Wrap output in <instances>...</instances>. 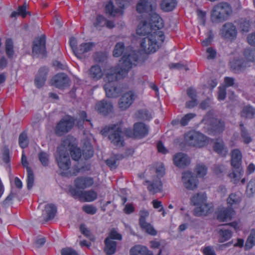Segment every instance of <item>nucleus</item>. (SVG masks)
Listing matches in <instances>:
<instances>
[{
    "instance_id": "1",
    "label": "nucleus",
    "mask_w": 255,
    "mask_h": 255,
    "mask_svg": "<svg viewBox=\"0 0 255 255\" xmlns=\"http://www.w3.org/2000/svg\"><path fill=\"white\" fill-rule=\"evenodd\" d=\"M136 10L140 14L149 13L148 20L141 21L136 30L138 35H147L141 40L140 48L147 54L154 53L164 41V34L161 30L164 26L163 19L158 14L152 11V5L148 0H139Z\"/></svg>"
},
{
    "instance_id": "2",
    "label": "nucleus",
    "mask_w": 255,
    "mask_h": 255,
    "mask_svg": "<svg viewBox=\"0 0 255 255\" xmlns=\"http://www.w3.org/2000/svg\"><path fill=\"white\" fill-rule=\"evenodd\" d=\"M122 60L121 67H111L104 78L106 83L104 89L108 98H117L122 93L123 86L119 80L125 77L131 68L139 63V52L132 51L128 54H124Z\"/></svg>"
},
{
    "instance_id": "3",
    "label": "nucleus",
    "mask_w": 255,
    "mask_h": 255,
    "mask_svg": "<svg viewBox=\"0 0 255 255\" xmlns=\"http://www.w3.org/2000/svg\"><path fill=\"white\" fill-rule=\"evenodd\" d=\"M197 176H195L191 171H185L182 173V181L184 187L190 190L195 189L198 186V177H204L207 174V167L203 164H198L194 169Z\"/></svg>"
},
{
    "instance_id": "4",
    "label": "nucleus",
    "mask_w": 255,
    "mask_h": 255,
    "mask_svg": "<svg viewBox=\"0 0 255 255\" xmlns=\"http://www.w3.org/2000/svg\"><path fill=\"white\" fill-rule=\"evenodd\" d=\"M207 199L205 193H198L191 197V203L196 206L193 211V215L195 216H205L212 212L213 206L207 203Z\"/></svg>"
},
{
    "instance_id": "5",
    "label": "nucleus",
    "mask_w": 255,
    "mask_h": 255,
    "mask_svg": "<svg viewBox=\"0 0 255 255\" xmlns=\"http://www.w3.org/2000/svg\"><path fill=\"white\" fill-rule=\"evenodd\" d=\"M109 133L108 138L112 143L117 147L124 146L125 141L120 125L114 124L106 126L101 131V133L104 136H106Z\"/></svg>"
},
{
    "instance_id": "6",
    "label": "nucleus",
    "mask_w": 255,
    "mask_h": 255,
    "mask_svg": "<svg viewBox=\"0 0 255 255\" xmlns=\"http://www.w3.org/2000/svg\"><path fill=\"white\" fill-rule=\"evenodd\" d=\"M59 167V174L62 176H76L78 173L86 170V167L80 161L74 160L75 163L71 167V160H56Z\"/></svg>"
},
{
    "instance_id": "7",
    "label": "nucleus",
    "mask_w": 255,
    "mask_h": 255,
    "mask_svg": "<svg viewBox=\"0 0 255 255\" xmlns=\"http://www.w3.org/2000/svg\"><path fill=\"white\" fill-rule=\"evenodd\" d=\"M246 59H234L231 62V67L235 73L239 74L244 72L247 67H250V62L255 61V49L246 48L244 51Z\"/></svg>"
},
{
    "instance_id": "8",
    "label": "nucleus",
    "mask_w": 255,
    "mask_h": 255,
    "mask_svg": "<svg viewBox=\"0 0 255 255\" xmlns=\"http://www.w3.org/2000/svg\"><path fill=\"white\" fill-rule=\"evenodd\" d=\"M155 169L156 177L152 182L149 180H146L145 183H148L147 189L149 192L152 194H155L161 192L162 189V183L161 178L165 174V168L164 164L160 163L156 165L155 167H150L149 170H152Z\"/></svg>"
},
{
    "instance_id": "9",
    "label": "nucleus",
    "mask_w": 255,
    "mask_h": 255,
    "mask_svg": "<svg viewBox=\"0 0 255 255\" xmlns=\"http://www.w3.org/2000/svg\"><path fill=\"white\" fill-rule=\"evenodd\" d=\"M232 12V8L229 3L220 2L214 6L211 13V20L215 23L223 22Z\"/></svg>"
},
{
    "instance_id": "10",
    "label": "nucleus",
    "mask_w": 255,
    "mask_h": 255,
    "mask_svg": "<svg viewBox=\"0 0 255 255\" xmlns=\"http://www.w3.org/2000/svg\"><path fill=\"white\" fill-rule=\"evenodd\" d=\"M185 143L189 146L202 147L208 143V138L203 134L195 131H190L184 135Z\"/></svg>"
},
{
    "instance_id": "11",
    "label": "nucleus",
    "mask_w": 255,
    "mask_h": 255,
    "mask_svg": "<svg viewBox=\"0 0 255 255\" xmlns=\"http://www.w3.org/2000/svg\"><path fill=\"white\" fill-rule=\"evenodd\" d=\"M75 122V119L70 115L62 118L54 128L55 134L58 136H62L69 132L73 128Z\"/></svg>"
},
{
    "instance_id": "12",
    "label": "nucleus",
    "mask_w": 255,
    "mask_h": 255,
    "mask_svg": "<svg viewBox=\"0 0 255 255\" xmlns=\"http://www.w3.org/2000/svg\"><path fill=\"white\" fill-rule=\"evenodd\" d=\"M149 129L145 124L137 122L134 124L133 129L127 128L125 129L126 135L128 137L141 139L148 133Z\"/></svg>"
},
{
    "instance_id": "13",
    "label": "nucleus",
    "mask_w": 255,
    "mask_h": 255,
    "mask_svg": "<svg viewBox=\"0 0 255 255\" xmlns=\"http://www.w3.org/2000/svg\"><path fill=\"white\" fill-rule=\"evenodd\" d=\"M71 135H68L62 139L60 144L56 149V159H70L69 158V145L70 144Z\"/></svg>"
},
{
    "instance_id": "14",
    "label": "nucleus",
    "mask_w": 255,
    "mask_h": 255,
    "mask_svg": "<svg viewBox=\"0 0 255 255\" xmlns=\"http://www.w3.org/2000/svg\"><path fill=\"white\" fill-rule=\"evenodd\" d=\"M32 53L37 57H46L47 54L46 36L44 34L41 35L40 37L35 39L33 42Z\"/></svg>"
},
{
    "instance_id": "15",
    "label": "nucleus",
    "mask_w": 255,
    "mask_h": 255,
    "mask_svg": "<svg viewBox=\"0 0 255 255\" xmlns=\"http://www.w3.org/2000/svg\"><path fill=\"white\" fill-rule=\"evenodd\" d=\"M238 31L236 26L232 22H226L223 25L220 34L225 39L233 41L237 36Z\"/></svg>"
},
{
    "instance_id": "16",
    "label": "nucleus",
    "mask_w": 255,
    "mask_h": 255,
    "mask_svg": "<svg viewBox=\"0 0 255 255\" xmlns=\"http://www.w3.org/2000/svg\"><path fill=\"white\" fill-rule=\"evenodd\" d=\"M70 192L75 199H79L84 202H92L97 198V193L93 190L83 191L76 189H71Z\"/></svg>"
},
{
    "instance_id": "17",
    "label": "nucleus",
    "mask_w": 255,
    "mask_h": 255,
    "mask_svg": "<svg viewBox=\"0 0 255 255\" xmlns=\"http://www.w3.org/2000/svg\"><path fill=\"white\" fill-rule=\"evenodd\" d=\"M242 160H231L233 171L228 174L229 177L234 184L238 183L243 175L244 170L242 166Z\"/></svg>"
},
{
    "instance_id": "18",
    "label": "nucleus",
    "mask_w": 255,
    "mask_h": 255,
    "mask_svg": "<svg viewBox=\"0 0 255 255\" xmlns=\"http://www.w3.org/2000/svg\"><path fill=\"white\" fill-rule=\"evenodd\" d=\"M149 215L147 210H142L139 212V224L141 228L144 230L148 234L155 236L157 234L156 231L154 229L152 226L146 221V218Z\"/></svg>"
},
{
    "instance_id": "19",
    "label": "nucleus",
    "mask_w": 255,
    "mask_h": 255,
    "mask_svg": "<svg viewBox=\"0 0 255 255\" xmlns=\"http://www.w3.org/2000/svg\"><path fill=\"white\" fill-rule=\"evenodd\" d=\"M136 98L134 92L129 91L124 93L119 101V108L124 111L128 109L133 103Z\"/></svg>"
},
{
    "instance_id": "20",
    "label": "nucleus",
    "mask_w": 255,
    "mask_h": 255,
    "mask_svg": "<svg viewBox=\"0 0 255 255\" xmlns=\"http://www.w3.org/2000/svg\"><path fill=\"white\" fill-rule=\"evenodd\" d=\"M70 80L64 73H58L51 80V85L60 89H63L69 86Z\"/></svg>"
},
{
    "instance_id": "21",
    "label": "nucleus",
    "mask_w": 255,
    "mask_h": 255,
    "mask_svg": "<svg viewBox=\"0 0 255 255\" xmlns=\"http://www.w3.org/2000/svg\"><path fill=\"white\" fill-rule=\"evenodd\" d=\"M75 188L78 190H84L91 187L94 184V179L92 177L81 176L76 178L74 181Z\"/></svg>"
},
{
    "instance_id": "22",
    "label": "nucleus",
    "mask_w": 255,
    "mask_h": 255,
    "mask_svg": "<svg viewBox=\"0 0 255 255\" xmlns=\"http://www.w3.org/2000/svg\"><path fill=\"white\" fill-rule=\"evenodd\" d=\"M95 109L99 114L103 116H107L112 113L113 106L112 103L103 100L96 104Z\"/></svg>"
},
{
    "instance_id": "23",
    "label": "nucleus",
    "mask_w": 255,
    "mask_h": 255,
    "mask_svg": "<svg viewBox=\"0 0 255 255\" xmlns=\"http://www.w3.org/2000/svg\"><path fill=\"white\" fill-rule=\"evenodd\" d=\"M235 214V211L232 207L223 208L218 212L217 218L220 222H227L231 220Z\"/></svg>"
},
{
    "instance_id": "24",
    "label": "nucleus",
    "mask_w": 255,
    "mask_h": 255,
    "mask_svg": "<svg viewBox=\"0 0 255 255\" xmlns=\"http://www.w3.org/2000/svg\"><path fill=\"white\" fill-rule=\"evenodd\" d=\"M48 71V68L45 66L39 69L34 80V83L37 88H40L44 85L47 79Z\"/></svg>"
},
{
    "instance_id": "25",
    "label": "nucleus",
    "mask_w": 255,
    "mask_h": 255,
    "mask_svg": "<svg viewBox=\"0 0 255 255\" xmlns=\"http://www.w3.org/2000/svg\"><path fill=\"white\" fill-rule=\"evenodd\" d=\"M76 138L72 136L69 145V156L71 159H81L82 156V150L75 143Z\"/></svg>"
},
{
    "instance_id": "26",
    "label": "nucleus",
    "mask_w": 255,
    "mask_h": 255,
    "mask_svg": "<svg viewBox=\"0 0 255 255\" xmlns=\"http://www.w3.org/2000/svg\"><path fill=\"white\" fill-rule=\"evenodd\" d=\"M57 213V207L53 204H48L45 206L42 215L45 222H48L54 218Z\"/></svg>"
},
{
    "instance_id": "27",
    "label": "nucleus",
    "mask_w": 255,
    "mask_h": 255,
    "mask_svg": "<svg viewBox=\"0 0 255 255\" xmlns=\"http://www.w3.org/2000/svg\"><path fill=\"white\" fill-rule=\"evenodd\" d=\"M21 164L23 167L25 168L27 171V176L26 179L27 188L28 190H30L33 187L34 183V175L33 171L29 166L28 160H21Z\"/></svg>"
},
{
    "instance_id": "28",
    "label": "nucleus",
    "mask_w": 255,
    "mask_h": 255,
    "mask_svg": "<svg viewBox=\"0 0 255 255\" xmlns=\"http://www.w3.org/2000/svg\"><path fill=\"white\" fill-rule=\"evenodd\" d=\"M89 77L94 81H98L101 79L103 75L104 72L100 66L94 65L91 67L88 71Z\"/></svg>"
},
{
    "instance_id": "29",
    "label": "nucleus",
    "mask_w": 255,
    "mask_h": 255,
    "mask_svg": "<svg viewBox=\"0 0 255 255\" xmlns=\"http://www.w3.org/2000/svg\"><path fill=\"white\" fill-rule=\"evenodd\" d=\"M94 42L82 43L79 45L77 49L75 50V55L80 58H81L83 55L85 53L90 51L92 48L95 46Z\"/></svg>"
},
{
    "instance_id": "30",
    "label": "nucleus",
    "mask_w": 255,
    "mask_h": 255,
    "mask_svg": "<svg viewBox=\"0 0 255 255\" xmlns=\"http://www.w3.org/2000/svg\"><path fill=\"white\" fill-rule=\"evenodd\" d=\"M211 129L215 133L222 132L225 128L224 121L217 118H212L210 122Z\"/></svg>"
},
{
    "instance_id": "31",
    "label": "nucleus",
    "mask_w": 255,
    "mask_h": 255,
    "mask_svg": "<svg viewBox=\"0 0 255 255\" xmlns=\"http://www.w3.org/2000/svg\"><path fill=\"white\" fill-rule=\"evenodd\" d=\"M130 255H152V254L145 246L135 245L130 250Z\"/></svg>"
},
{
    "instance_id": "32",
    "label": "nucleus",
    "mask_w": 255,
    "mask_h": 255,
    "mask_svg": "<svg viewBox=\"0 0 255 255\" xmlns=\"http://www.w3.org/2000/svg\"><path fill=\"white\" fill-rule=\"evenodd\" d=\"M105 249L104 251L107 255H112L116 251L117 243L116 241L109 240V238H106L105 240Z\"/></svg>"
},
{
    "instance_id": "33",
    "label": "nucleus",
    "mask_w": 255,
    "mask_h": 255,
    "mask_svg": "<svg viewBox=\"0 0 255 255\" xmlns=\"http://www.w3.org/2000/svg\"><path fill=\"white\" fill-rule=\"evenodd\" d=\"M214 150L222 157H225L228 154V149L223 141L215 142L213 146Z\"/></svg>"
},
{
    "instance_id": "34",
    "label": "nucleus",
    "mask_w": 255,
    "mask_h": 255,
    "mask_svg": "<svg viewBox=\"0 0 255 255\" xmlns=\"http://www.w3.org/2000/svg\"><path fill=\"white\" fill-rule=\"evenodd\" d=\"M177 5V0H163L160 4L161 8L164 11L173 10Z\"/></svg>"
},
{
    "instance_id": "35",
    "label": "nucleus",
    "mask_w": 255,
    "mask_h": 255,
    "mask_svg": "<svg viewBox=\"0 0 255 255\" xmlns=\"http://www.w3.org/2000/svg\"><path fill=\"white\" fill-rule=\"evenodd\" d=\"M255 116V108L251 105L245 106L241 112V116L247 119H253Z\"/></svg>"
},
{
    "instance_id": "36",
    "label": "nucleus",
    "mask_w": 255,
    "mask_h": 255,
    "mask_svg": "<svg viewBox=\"0 0 255 255\" xmlns=\"http://www.w3.org/2000/svg\"><path fill=\"white\" fill-rule=\"evenodd\" d=\"M5 53L9 59H12L14 56V46L12 40L11 38H7L5 42Z\"/></svg>"
},
{
    "instance_id": "37",
    "label": "nucleus",
    "mask_w": 255,
    "mask_h": 255,
    "mask_svg": "<svg viewBox=\"0 0 255 255\" xmlns=\"http://www.w3.org/2000/svg\"><path fill=\"white\" fill-rule=\"evenodd\" d=\"M94 153L92 145L91 143L85 144L82 150V155L84 157L85 159L91 158Z\"/></svg>"
},
{
    "instance_id": "38",
    "label": "nucleus",
    "mask_w": 255,
    "mask_h": 255,
    "mask_svg": "<svg viewBox=\"0 0 255 255\" xmlns=\"http://www.w3.org/2000/svg\"><path fill=\"white\" fill-rule=\"evenodd\" d=\"M255 246V230H252L247 238L244 248L246 251L251 250Z\"/></svg>"
},
{
    "instance_id": "39",
    "label": "nucleus",
    "mask_w": 255,
    "mask_h": 255,
    "mask_svg": "<svg viewBox=\"0 0 255 255\" xmlns=\"http://www.w3.org/2000/svg\"><path fill=\"white\" fill-rule=\"evenodd\" d=\"M106 13L111 16H116V15L120 12V9L115 7L113 1L110 0L105 5Z\"/></svg>"
},
{
    "instance_id": "40",
    "label": "nucleus",
    "mask_w": 255,
    "mask_h": 255,
    "mask_svg": "<svg viewBox=\"0 0 255 255\" xmlns=\"http://www.w3.org/2000/svg\"><path fill=\"white\" fill-rule=\"evenodd\" d=\"M220 235V239L219 241L220 243H224L230 239L232 236V233L229 230L221 229L219 231Z\"/></svg>"
},
{
    "instance_id": "41",
    "label": "nucleus",
    "mask_w": 255,
    "mask_h": 255,
    "mask_svg": "<svg viewBox=\"0 0 255 255\" xmlns=\"http://www.w3.org/2000/svg\"><path fill=\"white\" fill-rule=\"evenodd\" d=\"M125 46V44L122 42H118L115 47L113 50V56L115 57H120L124 52Z\"/></svg>"
},
{
    "instance_id": "42",
    "label": "nucleus",
    "mask_w": 255,
    "mask_h": 255,
    "mask_svg": "<svg viewBox=\"0 0 255 255\" xmlns=\"http://www.w3.org/2000/svg\"><path fill=\"white\" fill-rule=\"evenodd\" d=\"M240 126L241 131V136L243 138L244 143L246 144L250 143L252 141V139L251 137L249 135L247 130L244 127V124L242 122H241L240 124Z\"/></svg>"
},
{
    "instance_id": "43",
    "label": "nucleus",
    "mask_w": 255,
    "mask_h": 255,
    "mask_svg": "<svg viewBox=\"0 0 255 255\" xmlns=\"http://www.w3.org/2000/svg\"><path fill=\"white\" fill-rule=\"evenodd\" d=\"M18 142L20 147L22 149L26 148L28 146L29 141L26 132L23 131L20 134L18 138Z\"/></svg>"
},
{
    "instance_id": "44",
    "label": "nucleus",
    "mask_w": 255,
    "mask_h": 255,
    "mask_svg": "<svg viewBox=\"0 0 255 255\" xmlns=\"http://www.w3.org/2000/svg\"><path fill=\"white\" fill-rule=\"evenodd\" d=\"M196 116V115L194 113L187 114L180 119L179 124L182 127L186 126L189 122Z\"/></svg>"
},
{
    "instance_id": "45",
    "label": "nucleus",
    "mask_w": 255,
    "mask_h": 255,
    "mask_svg": "<svg viewBox=\"0 0 255 255\" xmlns=\"http://www.w3.org/2000/svg\"><path fill=\"white\" fill-rule=\"evenodd\" d=\"M137 117L143 120H150L151 118V115L146 109L139 110L136 113Z\"/></svg>"
},
{
    "instance_id": "46",
    "label": "nucleus",
    "mask_w": 255,
    "mask_h": 255,
    "mask_svg": "<svg viewBox=\"0 0 255 255\" xmlns=\"http://www.w3.org/2000/svg\"><path fill=\"white\" fill-rule=\"evenodd\" d=\"M107 19L102 15L99 14L96 17L94 25L95 27H103L105 26Z\"/></svg>"
},
{
    "instance_id": "47",
    "label": "nucleus",
    "mask_w": 255,
    "mask_h": 255,
    "mask_svg": "<svg viewBox=\"0 0 255 255\" xmlns=\"http://www.w3.org/2000/svg\"><path fill=\"white\" fill-rule=\"evenodd\" d=\"M93 59L96 62H103L107 59V56L105 53L102 51H98L94 54Z\"/></svg>"
},
{
    "instance_id": "48",
    "label": "nucleus",
    "mask_w": 255,
    "mask_h": 255,
    "mask_svg": "<svg viewBox=\"0 0 255 255\" xmlns=\"http://www.w3.org/2000/svg\"><path fill=\"white\" fill-rule=\"evenodd\" d=\"M106 238L109 240H116L121 241L122 240V235L119 233L115 229H113L109 233L108 236Z\"/></svg>"
},
{
    "instance_id": "49",
    "label": "nucleus",
    "mask_w": 255,
    "mask_h": 255,
    "mask_svg": "<svg viewBox=\"0 0 255 255\" xmlns=\"http://www.w3.org/2000/svg\"><path fill=\"white\" fill-rule=\"evenodd\" d=\"M247 193L251 196L255 192V179H252L247 186Z\"/></svg>"
},
{
    "instance_id": "50",
    "label": "nucleus",
    "mask_w": 255,
    "mask_h": 255,
    "mask_svg": "<svg viewBox=\"0 0 255 255\" xmlns=\"http://www.w3.org/2000/svg\"><path fill=\"white\" fill-rule=\"evenodd\" d=\"M240 198L238 197L236 194L232 193L229 195L227 199V202L228 204L232 206L234 204L238 203L240 202Z\"/></svg>"
},
{
    "instance_id": "51",
    "label": "nucleus",
    "mask_w": 255,
    "mask_h": 255,
    "mask_svg": "<svg viewBox=\"0 0 255 255\" xmlns=\"http://www.w3.org/2000/svg\"><path fill=\"white\" fill-rule=\"evenodd\" d=\"M207 36L208 37L203 40L201 42L202 45L204 47L207 46L211 43L214 37L212 30L211 29L208 31Z\"/></svg>"
},
{
    "instance_id": "52",
    "label": "nucleus",
    "mask_w": 255,
    "mask_h": 255,
    "mask_svg": "<svg viewBox=\"0 0 255 255\" xmlns=\"http://www.w3.org/2000/svg\"><path fill=\"white\" fill-rule=\"evenodd\" d=\"M174 164L180 168H185L191 163V160H173Z\"/></svg>"
},
{
    "instance_id": "53",
    "label": "nucleus",
    "mask_w": 255,
    "mask_h": 255,
    "mask_svg": "<svg viewBox=\"0 0 255 255\" xmlns=\"http://www.w3.org/2000/svg\"><path fill=\"white\" fill-rule=\"evenodd\" d=\"M227 95L226 86H220L219 87L218 99L220 101L225 99Z\"/></svg>"
},
{
    "instance_id": "54",
    "label": "nucleus",
    "mask_w": 255,
    "mask_h": 255,
    "mask_svg": "<svg viewBox=\"0 0 255 255\" xmlns=\"http://www.w3.org/2000/svg\"><path fill=\"white\" fill-rule=\"evenodd\" d=\"M214 172L218 176L226 170V168L223 165H215L213 167Z\"/></svg>"
},
{
    "instance_id": "55",
    "label": "nucleus",
    "mask_w": 255,
    "mask_h": 255,
    "mask_svg": "<svg viewBox=\"0 0 255 255\" xmlns=\"http://www.w3.org/2000/svg\"><path fill=\"white\" fill-rule=\"evenodd\" d=\"M82 209L83 211L88 214L94 215L97 212L96 208L92 205H85Z\"/></svg>"
},
{
    "instance_id": "56",
    "label": "nucleus",
    "mask_w": 255,
    "mask_h": 255,
    "mask_svg": "<svg viewBox=\"0 0 255 255\" xmlns=\"http://www.w3.org/2000/svg\"><path fill=\"white\" fill-rule=\"evenodd\" d=\"M231 159H242V153L241 150L238 148L232 150Z\"/></svg>"
},
{
    "instance_id": "57",
    "label": "nucleus",
    "mask_w": 255,
    "mask_h": 255,
    "mask_svg": "<svg viewBox=\"0 0 255 255\" xmlns=\"http://www.w3.org/2000/svg\"><path fill=\"white\" fill-rule=\"evenodd\" d=\"M61 255H78L76 251L70 248L63 249L61 250Z\"/></svg>"
},
{
    "instance_id": "58",
    "label": "nucleus",
    "mask_w": 255,
    "mask_h": 255,
    "mask_svg": "<svg viewBox=\"0 0 255 255\" xmlns=\"http://www.w3.org/2000/svg\"><path fill=\"white\" fill-rule=\"evenodd\" d=\"M206 52L208 53V59H213L216 57L217 52L212 47H208L206 50Z\"/></svg>"
},
{
    "instance_id": "59",
    "label": "nucleus",
    "mask_w": 255,
    "mask_h": 255,
    "mask_svg": "<svg viewBox=\"0 0 255 255\" xmlns=\"http://www.w3.org/2000/svg\"><path fill=\"white\" fill-rule=\"evenodd\" d=\"M251 26L249 21L245 20L240 23V28L242 31L244 32H248Z\"/></svg>"
},
{
    "instance_id": "60",
    "label": "nucleus",
    "mask_w": 255,
    "mask_h": 255,
    "mask_svg": "<svg viewBox=\"0 0 255 255\" xmlns=\"http://www.w3.org/2000/svg\"><path fill=\"white\" fill-rule=\"evenodd\" d=\"M118 160H105L106 165L111 170L116 169L118 166Z\"/></svg>"
},
{
    "instance_id": "61",
    "label": "nucleus",
    "mask_w": 255,
    "mask_h": 255,
    "mask_svg": "<svg viewBox=\"0 0 255 255\" xmlns=\"http://www.w3.org/2000/svg\"><path fill=\"white\" fill-rule=\"evenodd\" d=\"M157 148L158 151L162 154H166L168 152L167 149L165 147L163 143L161 141H159L157 143Z\"/></svg>"
},
{
    "instance_id": "62",
    "label": "nucleus",
    "mask_w": 255,
    "mask_h": 255,
    "mask_svg": "<svg viewBox=\"0 0 255 255\" xmlns=\"http://www.w3.org/2000/svg\"><path fill=\"white\" fill-rule=\"evenodd\" d=\"M80 230L82 234L86 237H90L91 233L89 230H88L84 224L80 225Z\"/></svg>"
},
{
    "instance_id": "63",
    "label": "nucleus",
    "mask_w": 255,
    "mask_h": 255,
    "mask_svg": "<svg viewBox=\"0 0 255 255\" xmlns=\"http://www.w3.org/2000/svg\"><path fill=\"white\" fill-rule=\"evenodd\" d=\"M203 253L204 255H216L214 250L210 246L205 247Z\"/></svg>"
},
{
    "instance_id": "64",
    "label": "nucleus",
    "mask_w": 255,
    "mask_h": 255,
    "mask_svg": "<svg viewBox=\"0 0 255 255\" xmlns=\"http://www.w3.org/2000/svg\"><path fill=\"white\" fill-rule=\"evenodd\" d=\"M247 40L251 45L255 47V32L249 34L247 36Z\"/></svg>"
}]
</instances>
